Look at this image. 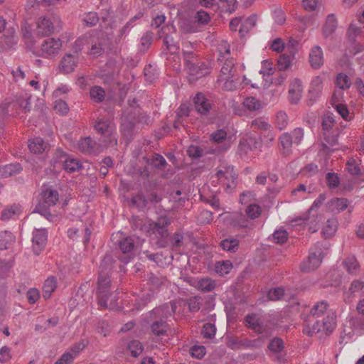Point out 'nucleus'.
<instances>
[{
	"label": "nucleus",
	"mask_w": 364,
	"mask_h": 364,
	"mask_svg": "<svg viewBox=\"0 0 364 364\" xmlns=\"http://www.w3.org/2000/svg\"><path fill=\"white\" fill-rule=\"evenodd\" d=\"M288 117L285 112L279 111L276 115V124L279 129H283L286 127L288 124Z\"/></svg>",
	"instance_id": "obj_54"
},
{
	"label": "nucleus",
	"mask_w": 364,
	"mask_h": 364,
	"mask_svg": "<svg viewBox=\"0 0 364 364\" xmlns=\"http://www.w3.org/2000/svg\"><path fill=\"white\" fill-rule=\"evenodd\" d=\"M235 68L233 60L232 58L227 59L220 70V77H235Z\"/></svg>",
	"instance_id": "obj_26"
},
{
	"label": "nucleus",
	"mask_w": 364,
	"mask_h": 364,
	"mask_svg": "<svg viewBox=\"0 0 364 364\" xmlns=\"http://www.w3.org/2000/svg\"><path fill=\"white\" fill-rule=\"evenodd\" d=\"M343 264L346 268L347 272L350 274H354L360 267L358 262L355 257L346 258L343 262Z\"/></svg>",
	"instance_id": "obj_42"
},
{
	"label": "nucleus",
	"mask_w": 364,
	"mask_h": 364,
	"mask_svg": "<svg viewBox=\"0 0 364 364\" xmlns=\"http://www.w3.org/2000/svg\"><path fill=\"white\" fill-rule=\"evenodd\" d=\"M336 83L341 90H343L350 87L351 80L347 75L340 73L336 76Z\"/></svg>",
	"instance_id": "obj_34"
},
{
	"label": "nucleus",
	"mask_w": 364,
	"mask_h": 364,
	"mask_svg": "<svg viewBox=\"0 0 364 364\" xmlns=\"http://www.w3.org/2000/svg\"><path fill=\"white\" fill-rule=\"evenodd\" d=\"M78 149L85 154H92L99 151L100 145L88 136L79 141Z\"/></svg>",
	"instance_id": "obj_13"
},
{
	"label": "nucleus",
	"mask_w": 364,
	"mask_h": 364,
	"mask_svg": "<svg viewBox=\"0 0 364 364\" xmlns=\"http://www.w3.org/2000/svg\"><path fill=\"white\" fill-rule=\"evenodd\" d=\"M227 138V132L225 129H220L210 134V139L215 143H221Z\"/></svg>",
	"instance_id": "obj_56"
},
{
	"label": "nucleus",
	"mask_w": 364,
	"mask_h": 364,
	"mask_svg": "<svg viewBox=\"0 0 364 364\" xmlns=\"http://www.w3.org/2000/svg\"><path fill=\"white\" fill-rule=\"evenodd\" d=\"M215 282L210 278H203L198 281V288L204 292H210L215 289Z\"/></svg>",
	"instance_id": "obj_32"
},
{
	"label": "nucleus",
	"mask_w": 364,
	"mask_h": 364,
	"mask_svg": "<svg viewBox=\"0 0 364 364\" xmlns=\"http://www.w3.org/2000/svg\"><path fill=\"white\" fill-rule=\"evenodd\" d=\"M188 306L191 312H197L200 309V298L193 296L188 300Z\"/></svg>",
	"instance_id": "obj_63"
},
{
	"label": "nucleus",
	"mask_w": 364,
	"mask_h": 364,
	"mask_svg": "<svg viewBox=\"0 0 364 364\" xmlns=\"http://www.w3.org/2000/svg\"><path fill=\"white\" fill-rule=\"evenodd\" d=\"M177 308L176 301H171L158 308L154 309V311L162 318H167L173 315Z\"/></svg>",
	"instance_id": "obj_18"
},
{
	"label": "nucleus",
	"mask_w": 364,
	"mask_h": 364,
	"mask_svg": "<svg viewBox=\"0 0 364 364\" xmlns=\"http://www.w3.org/2000/svg\"><path fill=\"white\" fill-rule=\"evenodd\" d=\"M216 333L215 326L210 323H206L203 325L201 334L203 338L211 339L215 337Z\"/></svg>",
	"instance_id": "obj_43"
},
{
	"label": "nucleus",
	"mask_w": 364,
	"mask_h": 364,
	"mask_svg": "<svg viewBox=\"0 0 364 364\" xmlns=\"http://www.w3.org/2000/svg\"><path fill=\"white\" fill-rule=\"evenodd\" d=\"M48 205H45L44 203H38L34 210V213H38L41 215L45 216L48 220H51L53 215L50 213Z\"/></svg>",
	"instance_id": "obj_57"
},
{
	"label": "nucleus",
	"mask_w": 364,
	"mask_h": 364,
	"mask_svg": "<svg viewBox=\"0 0 364 364\" xmlns=\"http://www.w3.org/2000/svg\"><path fill=\"white\" fill-rule=\"evenodd\" d=\"M220 2L224 11L232 13L235 11L237 4L236 0H220Z\"/></svg>",
	"instance_id": "obj_64"
},
{
	"label": "nucleus",
	"mask_w": 364,
	"mask_h": 364,
	"mask_svg": "<svg viewBox=\"0 0 364 364\" xmlns=\"http://www.w3.org/2000/svg\"><path fill=\"white\" fill-rule=\"evenodd\" d=\"M15 237L11 232L4 231L0 232V250H6L14 242Z\"/></svg>",
	"instance_id": "obj_31"
},
{
	"label": "nucleus",
	"mask_w": 364,
	"mask_h": 364,
	"mask_svg": "<svg viewBox=\"0 0 364 364\" xmlns=\"http://www.w3.org/2000/svg\"><path fill=\"white\" fill-rule=\"evenodd\" d=\"M193 102L196 109L202 115H207L212 109L211 103L202 92L196 94Z\"/></svg>",
	"instance_id": "obj_9"
},
{
	"label": "nucleus",
	"mask_w": 364,
	"mask_h": 364,
	"mask_svg": "<svg viewBox=\"0 0 364 364\" xmlns=\"http://www.w3.org/2000/svg\"><path fill=\"white\" fill-rule=\"evenodd\" d=\"M90 95L95 102L99 103L104 100L105 91L100 86H94L90 90Z\"/></svg>",
	"instance_id": "obj_33"
},
{
	"label": "nucleus",
	"mask_w": 364,
	"mask_h": 364,
	"mask_svg": "<svg viewBox=\"0 0 364 364\" xmlns=\"http://www.w3.org/2000/svg\"><path fill=\"white\" fill-rule=\"evenodd\" d=\"M168 328L167 323L161 319L153 322L151 326L152 333L157 336L165 335Z\"/></svg>",
	"instance_id": "obj_29"
},
{
	"label": "nucleus",
	"mask_w": 364,
	"mask_h": 364,
	"mask_svg": "<svg viewBox=\"0 0 364 364\" xmlns=\"http://www.w3.org/2000/svg\"><path fill=\"white\" fill-rule=\"evenodd\" d=\"M222 80H225L223 87L228 91H232L236 90L240 84L239 77H235V76L233 77H228L226 76L222 77Z\"/></svg>",
	"instance_id": "obj_39"
},
{
	"label": "nucleus",
	"mask_w": 364,
	"mask_h": 364,
	"mask_svg": "<svg viewBox=\"0 0 364 364\" xmlns=\"http://www.w3.org/2000/svg\"><path fill=\"white\" fill-rule=\"evenodd\" d=\"M256 15H252L245 19V22L241 25L239 29V33L241 36H243L245 33H248L250 29L252 28L256 25Z\"/></svg>",
	"instance_id": "obj_37"
},
{
	"label": "nucleus",
	"mask_w": 364,
	"mask_h": 364,
	"mask_svg": "<svg viewBox=\"0 0 364 364\" xmlns=\"http://www.w3.org/2000/svg\"><path fill=\"white\" fill-rule=\"evenodd\" d=\"M48 147L46 144L43 139L36 137L29 141L28 148L29 150L36 154L43 153Z\"/></svg>",
	"instance_id": "obj_19"
},
{
	"label": "nucleus",
	"mask_w": 364,
	"mask_h": 364,
	"mask_svg": "<svg viewBox=\"0 0 364 364\" xmlns=\"http://www.w3.org/2000/svg\"><path fill=\"white\" fill-rule=\"evenodd\" d=\"M279 141L282 147V154L288 156L291 152L293 144L292 136L289 133H284L279 137Z\"/></svg>",
	"instance_id": "obj_23"
},
{
	"label": "nucleus",
	"mask_w": 364,
	"mask_h": 364,
	"mask_svg": "<svg viewBox=\"0 0 364 364\" xmlns=\"http://www.w3.org/2000/svg\"><path fill=\"white\" fill-rule=\"evenodd\" d=\"M336 327V318L333 316H326L322 320V328L326 333H330Z\"/></svg>",
	"instance_id": "obj_46"
},
{
	"label": "nucleus",
	"mask_w": 364,
	"mask_h": 364,
	"mask_svg": "<svg viewBox=\"0 0 364 364\" xmlns=\"http://www.w3.org/2000/svg\"><path fill=\"white\" fill-rule=\"evenodd\" d=\"M43 202L48 206H53L58 201V193L57 191L48 189L43 192Z\"/></svg>",
	"instance_id": "obj_28"
},
{
	"label": "nucleus",
	"mask_w": 364,
	"mask_h": 364,
	"mask_svg": "<svg viewBox=\"0 0 364 364\" xmlns=\"http://www.w3.org/2000/svg\"><path fill=\"white\" fill-rule=\"evenodd\" d=\"M337 228V221L335 219H328L326 225L323 228L322 233L326 237L332 236Z\"/></svg>",
	"instance_id": "obj_41"
},
{
	"label": "nucleus",
	"mask_w": 364,
	"mask_h": 364,
	"mask_svg": "<svg viewBox=\"0 0 364 364\" xmlns=\"http://www.w3.org/2000/svg\"><path fill=\"white\" fill-rule=\"evenodd\" d=\"M322 258L316 253H310L306 261L300 264V269L304 272H309L318 268L321 263Z\"/></svg>",
	"instance_id": "obj_12"
},
{
	"label": "nucleus",
	"mask_w": 364,
	"mask_h": 364,
	"mask_svg": "<svg viewBox=\"0 0 364 364\" xmlns=\"http://www.w3.org/2000/svg\"><path fill=\"white\" fill-rule=\"evenodd\" d=\"M328 307V304L326 301H321L316 304L311 309L310 314L307 316L309 318L318 317L323 314Z\"/></svg>",
	"instance_id": "obj_30"
},
{
	"label": "nucleus",
	"mask_w": 364,
	"mask_h": 364,
	"mask_svg": "<svg viewBox=\"0 0 364 364\" xmlns=\"http://www.w3.org/2000/svg\"><path fill=\"white\" fill-rule=\"evenodd\" d=\"M131 203L132 205L136 206L139 209H143L146 207L148 200L143 193H138L136 196L132 197Z\"/></svg>",
	"instance_id": "obj_44"
},
{
	"label": "nucleus",
	"mask_w": 364,
	"mask_h": 364,
	"mask_svg": "<svg viewBox=\"0 0 364 364\" xmlns=\"http://www.w3.org/2000/svg\"><path fill=\"white\" fill-rule=\"evenodd\" d=\"M362 33L360 28L353 24H350L347 31L348 41L353 46V50H350V53L355 55L364 50V47L356 42V37Z\"/></svg>",
	"instance_id": "obj_8"
},
{
	"label": "nucleus",
	"mask_w": 364,
	"mask_h": 364,
	"mask_svg": "<svg viewBox=\"0 0 364 364\" xmlns=\"http://www.w3.org/2000/svg\"><path fill=\"white\" fill-rule=\"evenodd\" d=\"M267 347L273 353H280L284 348V343L282 338L274 337L269 341Z\"/></svg>",
	"instance_id": "obj_38"
},
{
	"label": "nucleus",
	"mask_w": 364,
	"mask_h": 364,
	"mask_svg": "<svg viewBox=\"0 0 364 364\" xmlns=\"http://www.w3.org/2000/svg\"><path fill=\"white\" fill-rule=\"evenodd\" d=\"M82 21L85 26L92 27L98 23L99 17L96 12H89Z\"/></svg>",
	"instance_id": "obj_51"
},
{
	"label": "nucleus",
	"mask_w": 364,
	"mask_h": 364,
	"mask_svg": "<svg viewBox=\"0 0 364 364\" xmlns=\"http://www.w3.org/2000/svg\"><path fill=\"white\" fill-rule=\"evenodd\" d=\"M18 36L14 27H9L2 36V43L5 49L13 48L18 43Z\"/></svg>",
	"instance_id": "obj_15"
},
{
	"label": "nucleus",
	"mask_w": 364,
	"mask_h": 364,
	"mask_svg": "<svg viewBox=\"0 0 364 364\" xmlns=\"http://www.w3.org/2000/svg\"><path fill=\"white\" fill-rule=\"evenodd\" d=\"M96 131L105 136H109L113 132V124L109 120L100 119L95 125Z\"/></svg>",
	"instance_id": "obj_21"
},
{
	"label": "nucleus",
	"mask_w": 364,
	"mask_h": 364,
	"mask_svg": "<svg viewBox=\"0 0 364 364\" xmlns=\"http://www.w3.org/2000/svg\"><path fill=\"white\" fill-rule=\"evenodd\" d=\"M284 289L281 287H277L270 289L267 293V297L270 300H279L284 296Z\"/></svg>",
	"instance_id": "obj_58"
},
{
	"label": "nucleus",
	"mask_w": 364,
	"mask_h": 364,
	"mask_svg": "<svg viewBox=\"0 0 364 364\" xmlns=\"http://www.w3.org/2000/svg\"><path fill=\"white\" fill-rule=\"evenodd\" d=\"M22 170L19 164H11L0 166V178H7L18 173Z\"/></svg>",
	"instance_id": "obj_20"
},
{
	"label": "nucleus",
	"mask_w": 364,
	"mask_h": 364,
	"mask_svg": "<svg viewBox=\"0 0 364 364\" xmlns=\"http://www.w3.org/2000/svg\"><path fill=\"white\" fill-rule=\"evenodd\" d=\"M57 287V282L54 277L48 278L43 287V296L45 299H48L50 297L53 291H55Z\"/></svg>",
	"instance_id": "obj_25"
},
{
	"label": "nucleus",
	"mask_w": 364,
	"mask_h": 364,
	"mask_svg": "<svg viewBox=\"0 0 364 364\" xmlns=\"http://www.w3.org/2000/svg\"><path fill=\"white\" fill-rule=\"evenodd\" d=\"M54 31V26L47 17H41L37 21V35L38 36H49Z\"/></svg>",
	"instance_id": "obj_10"
},
{
	"label": "nucleus",
	"mask_w": 364,
	"mask_h": 364,
	"mask_svg": "<svg viewBox=\"0 0 364 364\" xmlns=\"http://www.w3.org/2000/svg\"><path fill=\"white\" fill-rule=\"evenodd\" d=\"M170 220L168 217L163 216L157 219L156 222L150 224V230L161 229L162 228H167L170 225Z\"/></svg>",
	"instance_id": "obj_48"
},
{
	"label": "nucleus",
	"mask_w": 364,
	"mask_h": 364,
	"mask_svg": "<svg viewBox=\"0 0 364 364\" xmlns=\"http://www.w3.org/2000/svg\"><path fill=\"white\" fill-rule=\"evenodd\" d=\"M113 258L111 255H105L100 266L99 277L97 280L98 304L105 309L108 307L107 301L111 295L109 287L111 286L110 272L113 267Z\"/></svg>",
	"instance_id": "obj_1"
},
{
	"label": "nucleus",
	"mask_w": 364,
	"mask_h": 364,
	"mask_svg": "<svg viewBox=\"0 0 364 364\" xmlns=\"http://www.w3.org/2000/svg\"><path fill=\"white\" fill-rule=\"evenodd\" d=\"M128 350L133 357H138L143 351V346L139 341H132L128 344Z\"/></svg>",
	"instance_id": "obj_45"
},
{
	"label": "nucleus",
	"mask_w": 364,
	"mask_h": 364,
	"mask_svg": "<svg viewBox=\"0 0 364 364\" xmlns=\"http://www.w3.org/2000/svg\"><path fill=\"white\" fill-rule=\"evenodd\" d=\"M62 46L60 38H50L43 41L41 45V50L44 56H51L58 53Z\"/></svg>",
	"instance_id": "obj_5"
},
{
	"label": "nucleus",
	"mask_w": 364,
	"mask_h": 364,
	"mask_svg": "<svg viewBox=\"0 0 364 364\" xmlns=\"http://www.w3.org/2000/svg\"><path fill=\"white\" fill-rule=\"evenodd\" d=\"M47 241V231L46 229H36L33 233V251L38 255L46 246Z\"/></svg>",
	"instance_id": "obj_6"
},
{
	"label": "nucleus",
	"mask_w": 364,
	"mask_h": 364,
	"mask_svg": "<svg viewBox=\"0 0 364 364\" xmlns=\"http://www.w3.org/2000/svg\"><path fill=\"white\" fill-rule=\"evenodd\" d=\"M239 241L237 239H225L220 242V247L226 251L235 252L238 249Z\"/></svg>",
	"instance_id": "obj_36"
},
{
	"label": "nucleus",
	"mask_w": 364,
	"mask_h": 364,
	"mask_svg": "<svg viewBox=\"0 0 364 364\" xmlns=\"http://www.w3.org/2000/svg\"><path fill=\"white\" fill-rule=\"evenodd\" d=\"M304 321L306 325L303 332L305 334L312 336L314 333H317L321 331L322 322L321 323L316 317L313 318L306 316V318H304Z\"/></svg>",
	"instance_id": "obj_17"
},
{
	"label": "nucleus",
	"mask_w": 364,
	"mask_h": 364,
	"mask_svg": "<svg viewBox=\"0 0 364 364\" xmlns=\"http://www.w3.org/2000/svg\"><path fill=\"white\" fill-rule=\"evenodd\" d=\"M167 281L166 278L164 277H159L157 275L154 274L153 273L150 274L149 282L150 285L154 289H159L160 287L164 285Z\"/></svg>",
	"instance_id": "obj_47"
},
{
	"label": "nucleus",
	"mask_w": 364,
	"mask_h": 364,
	"mask_svg": "<svg viewBox=\"0 0 364 364\" xmlns=\"http://www.w3.org/2000/svg\"><path fill=\"white\" fill-rule=\"evenodd\" d=\"M232 267V264L229 261L219 262L215 265L216 272L221 275L228 274Z\"/></svg>",
	"instance_id": "obj_52"
},
{
	"label": "nucleus",
	"mask_w": 364,
	"mask_h": 364,
	"mask_svg": "<svg viewBox=\"0 0 364 364\" xmlns=\"http://www.w3.org/2000/svg\"><path fill=\"white\" fill-rule=\"evenodd\" d=\"M194 18L196 22L203 25L208 24L210 20L208 13L203 10L197 11Z\"/></svg>",
	"instance_id": "obj_55"
},
{
	"label": "nucleus",
	"mask_w": 364,
	"mask_h": 364,
	"mask_svg": "<svg viewBox=\"0 0 364 364\" xmlns=\"http://www.w3.org/2000/svg\"><path fill=\"white\" fill-rule=\"evenodd\" d=\"M323 51L320 46H316L312 48L309 54V63L314 69L319 68L323 64Z\"/></svg>",
	"instance_id": "obj_16"
},
{
	"label": "nucleus",
	"mask_w": 364,
	"mask_h": 364,
	"mask_svg": "<svg viewBox=\"0 0 364 364\" xmlns=\"http://www.w3.org/2000/svg\"><path fill=\"white\" fill-rule=\"evenodd\" d=\"M136 122V119L132 113H129L124 117L122 121L121 130L125 137L129 138L132 136Z\"/></svg>",
	"instance_id": "obj_11"
},
{
	"label": "nucleus",
	"mask_w": 364,
	"mask_h": 364,
	"mask_svg": "<svg viewBox=\"0 0 364 364\" xmlns=\"http://www.w3.org/2000/svg\"><path fill=\"white\" fill-rule=\"evenodd\" d=\"M303 87L299 79L295 78L290 84L289 95L291 103H297L301 97Z\"/></svg>",
	"instance_id": "obj_14"
},
{
	"label": "nucleus",
	"mask_w": 364,
	"mask_h": 364,
	"mask_svg": "<svg viewBox=\"0 0 364 364\" xmlns=\"http://www.w3.org/2000/svg\"><path fill=\"white\" fill-rule=\"evenodd\" d=\"M55 164H59L67 172L73 173L81 168L80 162L74 159H68L67 156L61 151H58L56 156L53 159Z\"/></svg>",
	"instance_id": "obj_3"
},
{
	"label": "nucleus",
	"mask_w": 364,
	"mask_h": 364,
	"mask_svg": "<svg viewBox=\"0 0 364 364\" xmlns=\"http://www.w3.org/2000/svg\"><path fill=\"white\" fill-rule=\"evenodd\" d=\"M152 33L146 32L141 38V50L146 51L151 44Z\"/></svg>",
	"instance_id": "obj_60"
},
{
	"label": "nucleus",
	"mask_w": 364,
	"mask_h": 364,
	"mask_svg": "<svg viewBox=\"0 0 364 364\" xmlns=\"http://www.w3.org/2000/svg\"><path fill=\"white\" fill-rule=\"evenodd\" d=\"M151 163L159 169H163L166 166V159L159 154H154Z\"/></svg>",
	"instance_id": "obj_59"
},
{
	"label": "nucleus",
	"mask_w": 364,
	"mask_h": 364,
	"mask_svg": "<svg viewBox=\"0 0 364 364\" xmlns=\"http://www.w3.org/2000/svg\"><path fill=\"white\" fill-rule=\"evenodd\" d=\"M242 105L250 111H257L262 108L261 102L253 97H247Z\"/></svg>",
	"instance_id": "obj_35"
},
{
	"label": "nucleus",
	"mask_w": 364,
	"mask_h": 364,
	"mask_svg": "<svg viewBox=\"0 0 364 364\" xmlns=\"http://www.w3.org/2000/svg\"><path fill=\"white\" fill-rule=\"evenodd\" d=\"M183 58L185 63V65H192L193 62L198 60L197 56L192 50H183Z\"/></svg>",
	"instance_id": "obj_61"
},
{
	"label": "nucleus",
	"mask_w": 364,
	"mask_h": 364,
	"mask_svg": "<svg viewBox=\"0 0 364 364\" xmlns=\"http://www.w3.org/2000/svg\"><path fill=\"white\" fill-rule=\"evenodd\" d=\"M192 65L186 66L189 74V81L193 82L197 79L201 78L209 73V69L205 63L199 60L193 62Z\"/></svg>",
	"instance_id": "obj_4"
},
{
	"label": "nucleus",
	"mask_w": 364,
	"mask_h": 364,
	"mask_svg": "<svg viewBox=\"0 0 364 364\" xmlns=\"http://www.w3.org/2000/svg\"><path fill=\"white\" fill-rule=\"evenodd\" d=\"M119 247L124 254L130 252L134 248V242L131 237H127L119 242Z\"/></svg>",
	"instance_id": "obj_40"
},
{
	"label": "nucleus",
	"mask_w": 364,
	"mask_h": 364,
	"mask_svg": "<svg viewBox=\"0 0 364 364\" xmlns=\"http://www.w3.org/2000/svg\"><path fill=\"white\" fill-rule=\"evenodd\" d=\"M82 40L77 39L75 42V54L66 53L61 58L58 64V70L60 73L70 74L73 73L78 63V52L81 50L80 46Z\"/></svg>",
	"instance_id": "obj_2"
},
{
	"label": "nucleus",
	"mask_w": 364,
	"mask_h": 364,
	"mask_svg": "<svg viewBox=\"0 0 364 364\" xmlns=\"http://www.w3.org/2000/svg\"><path fill=\"white\" fill-rule=\"evenodd\" d=\"M288 239V232L283 229L276 230L273 234V240L276 243L284 244Z\"/></svg>",
	"instance_id": "obj_49"
},
{
	"label": "nucleus",
	"mask_w": 364,
	"mask_h": 364,
	"mask_svg": "<svg viewBox=\"0 0 364 364\" xmlns=\"http://www.w3.org/2000/svg\"><path fill=\"white\" fill-rule=\"evenodd\" d=\"M103 44L101 41L92 43L89 54L95 58L100 56L104 53Z\"/></svg>",
	"instance_id": "obj_53"
},
{
	"label": "nucleus",
	"mask_w": 364,
	"mask_h": 364,
	"mask_svg": "<svg viewBox=\"0 0 364 364\" xmlns=\"http://www.w3.org/2000/svg\"><path fill=\"white\" fill-rule=\"evenodd\" d=\"M261 208L258 205L252 204L247 207L246 214L250 219H255L261 215Z\"/></svg>",
	"instance_id": "obj_50"
},
{
	"label": "nucleus",
	"mask_w": 364,
	"mask_h": 364,
	"mask_svg": "<svg viewBox=\"0 0 364 364\" xmlns=\"http://www.w3.org/2000/svg\"><path fill=\"white\" fill-rule=\"evenodd\" d=\"M337 27L336 19L333 14L328 15L326 18V23L323 28V33L325 38L333 34Z\"/></svg>",
	"instance_id": "obj_24"
},
{
	"label": "nucleus",
	"mask_w": 364,
	"mask_h": 364,
	"mask_svg": "<svg viewBox=\"0 0 364 364\" xmlns=\"http://www.w3.org/2000/svg\"><path fill=\"white\" fill-rule=\"evenodd\" d=\"M21 213V206L19 205L14 204L12 205L6 207L1 212V219L6 221L9 219L14 218L15 215H18Z\"/></svg>",
	"instance_id": "obj_22"
},
{
	"label": "nucleus",
	"mask_w": 364,
	"mask_h": 364,
	"mask_svg": "<svg viewBox=\"0 0 364 364\" xmlns=\"http://www.w3.org/2000/svg\"><path fill=\"white\" fill-rule=\"evenodd\" d=\"M328 205L331 211L340 212L348 207V201L346 198H336L328 203Z\"/></svg>",
	"instance_id": "obj_27"
},
{
	"label": "nucleus",
	"mask_w": 364,
	"mask_h": 364,
	"mask_svg": "<svg viewBox=\"0 0 364 364\" xmlns=\"http://www.w3.org/2000/svg\"><path fill=\"white\" fill-rule=\"evenodd\" d=\"M326 183L330 188H336L339 185V178L335 173H328L326 174Z\"/></svg>",
	"instance_id": "obj_62"
},
{
	"label": "nucleus",
	"mask_w": 364,
	"mask_h": 364,
	"mask_svg": "<svg viewBox=\"0 0 364 364\" xmlns=\"http://www.w3.org/2000/svg\"><path fill=\"white\" fill-rule=\"evenodd\" d=\"M287 50L289 52V55L284 53L279 55L277 60V68L280 71L287 70L291 65V59L294 58L296 53V48L294 43L289 42L286 46Z\"/></svg>",
	"instance_id": "obj_7"
}]
</instances>
